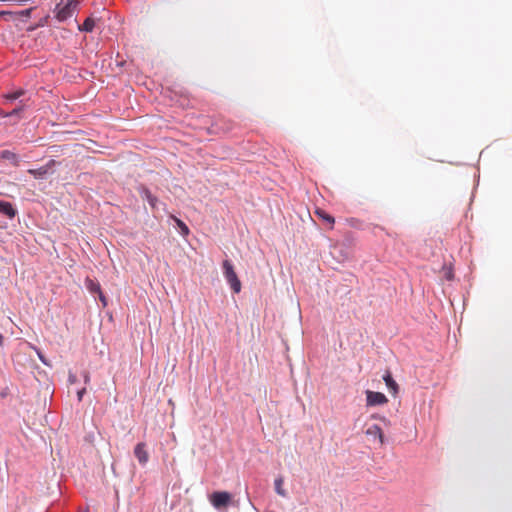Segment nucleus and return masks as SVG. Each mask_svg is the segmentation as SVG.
Wrapping results in <instances>:
<instances>
[{
    "mask_svg": "<svg viewBox=\"0 0 512 512\" xmlns=\"http://www.w3.org/2000/svg\"><path fill=\"white\" fill-rule=\"evenodd\" d=\"M222 270H223V276L227 282V284L230 286L231 290L234 293H239L241 291V282L234 270V266L232 262L228 259H225L222 262Z\"/></svg>",
    "mask_w": 512,
    "mask_h": 512,
    "instance_id": "1",
    "label": "nucleus"
},
{
    "mask_svg": "<svg viewBox=\"0 0 512 512\" xmlns=\"http://www.w3.org/2000/svg\"><path fill=\"white\" fill-rule=\"evenodd\" d=\"M78 3L74 0L61 1L56 6V17L59 21H65L70 18L77 8Z\"/></svg>",
    "mask_w": 512,
    "mask_h": 512,
    "instance_id": "2",
    "label": "nucleus"
},
{
    "mask_svg": "<svg viewBox=\"0 0 512 512\" xmlns=\"http://www.w3.org/2000/svg\"><path fill=\"white\" fill-rule=\"evenodd\" d=\"M209 500L215 509L221 510L229 506L232 495L226 491H215L209 496Z\"/></svg>",
    "mask_w": 512,
    "mask_h": 512,
    "instance_id": "3",
    "label": "nucleus"
},
{
    "mask_svg": "<svg viewBox=\"0 0 512 512\" xmlns=\"http://www.w3.org/2000/svg\"><path fill=\"white\" fill-rule=\"evenodd\" d=\"M388 402L387 397L381 392H375L371 390L366 391V404L367 406H379L384 405Z\"/></svg>",
    "mask_w": 512,
    "mask_h": 512,
    "instance_id": "4",
    "label": "nucleus"
},
{
    "mask_svg": "<svg viewBox=\"0 0 512 512\" xmlns=\"http://www.w3.org/2000/svg\"><path fill=\"white\" fill-rule=\"evenodd\" d=\"M85 287L91 294L98 295L99 300L103 304V307L107 306V299L101 290V286H100L99 282H97L91 278H86Z\"/></svg>",
    "mask_w": 512,
    "mask_h": 512,
    "instance_id": "5",
    "label": "nucleus"
},
{
    "mask_svg": "<svg viewBox=\"0 0 512 512\" xmlns=\"http://www.w3.org/2000/svg\"><path fill=\"white\" fill-rule=\"evenodd\" d=\"M56 165V161L51 159L44 166H41L37 169H29L28 173L32 175L36 179H44L47 174L52 172V168Z\"/></svg>",
    "mask_w": 512,
    "mask_h": 512,
    "instance_id": "6",
    "label": "nucleus"
},
{
    "mask_svg": "<svg viewBox=\"0 0 512 512\" xmlns=\"http://www.w3.org/2000/svg\"><path fill=\"white\" fill-rule=\"evenodd\" d=\"M134 455L141 466H145L149 461V453L146 450L144 442L138 443L134 448Z\"/></svg>",
    "mask_w": 512,
    "mask_h": 512,
    "instance_id": "7",
    "label": "nucleus"
},
{
    "mask_svg": "<svg viewBox=\"0 0 512 512\" xmlns=\"http://www.w3.org/2000/svg\"><path fill=\"white\" fill-rule=\"evenodd\" d=\"M366 435L373 439L374 441H377L380 445L384 443V435L382 433L381 428L378 425H371L366 430Z\"/></svg>",
    "mask_w": 512,
    "mask_h": 512,
    "instance_id": "8",
    "label": "nucleus"
},
{
    "mask_svg": "<svg viewBox=\"0 0 512 512\" xmlns=\"http://www.w3.org/2000/svg\"><path fill=\"white\" fill-rule=\"evenodd\" d=\"M26 91L22 88L15 89L3 95V98L6 103H13L14 101L21 99H25Z\"/></svg>",
    "mask_w": 512,
    "mask_h": 512,
    "instance_id": "9",
    "label": "nucleus"
},
{
    "mask_svg": "<svg viewBox=\"0 0 512 512\" xmlns=\"http://www.w3.org/2000/svg\"><path fill=\"white\" fill-rule=\"evenodd\" d=\"M383 381L385 382L388 391L394 396L397 395L399 391V386L393 379L389 371H386L385 374L383 375Z\"/></svg>",
    "mask_w": 512,
    "mask_h": 512,
    "instance_id": "10",
    "label": "nucleus"
},
{
    "mask_svg": "<svg viewBox=\"0 0 512 512\" xmlns=\"http://www.w3.org/2000/svg\"><path fill=\"white\" fill-rule=\"evenodd\" d=\"M17 211L10 202L0 201V214L12 219L15 217Z\"/></svg>",
    "mask_w": 512,
    "mask_h": 512,
    "instance_id": "11",
    "label": "nucleus"
},
{
    "mask_svg": "<svg viewBox=\"0 0 512 512\" xmlns=\"http://www.w3.org/2000/svg\"><path fill=\"white\" fill-rule=\"evenodd\" d=\"M140 195L143 199H145L149 205L152 207V208H155L157 203H158V199L156 196H154L151 191L146 188V187H142L140 189Z\"/></svg>",
    "mask_w": 512,
    "mask_h": 512,
    "instance_id": "12",
    "label": "nucleus"
},
{
    "mask_svg": "<svg viewBox=\"0 0 512 512\" xmlns=\"http://www.w3.org/2000/svg\"><path fill=\"white\" fill-rule=\"evenodd\" d=\"M0 157L2 159L10 161L15 166H18V164H19V157H18V155L16 153L10 151V150H3V151H1Z\"/></svg>",
    "mask_w": 512,
    "mask_h": 512,
    "instance_id": "13",
    "label": "nucleus"
},
{
    "mask_svg": "<svg viewBox=\"0 0 512 512\" xmlns=\"http://www.w3.org/2000/svg\"><path fill=\"white\" fill-rule=\"evenodd\" d=\"M95 27V20L92 17H88L85 21L78 26L81 32H92Z\"/></svg>",
    "mask_w": 512,
    "mask_h": 512,
    "instance_id": "14",
    "label": "nucleus"
},
{
    "mask_svg": "<svg viewBox=\"0 0 512 512\" xmlns=\"http://www.w3.org/2000/svg\"><path fill=\"white\" fill-rule=\"evenodd\" d=\"M315 214L320 218L322 219L323 221H325L326 223H328L331 227L332 225L334 224L335 220H334V217L331 216L330 214H328L326 211H324L323 209H320V208H317L316 211H315Z\"/></svg>",
    "mask_w": 512,
    "mask_h": 512,
    "instance_id": "15",
    "label": "nucleus"
},
{
    "mask_svg": "<svg viewBox=\"0 0 512 512\" xmlns=\"http://www.w3.org/2000/svg\"><path fill=\"white\" fill-rule=\"evenodd\" d=\"M274 485H275L276 493L278 495L282 496V497H285L286 496V491L282 488L283 479L281 477L276 478L275 481H274Z\"/></svg>",
    "mask_w": 512,
    "mask_h": 512,
    "instance_id": "16",
    "label": "nucleus"
},
{
    "mask_svg": "<svg viewBox=\"0 0 512 512\" xmlns=\"http://www.w3.org/2000/svg\"><path fill=\"white\" fill-rule=\"evenodd\" d=\"M174 219H175L177 227L180 230L181 235H183V236L188 235L189 234L188 226L182 220H180L178 218H174Z\"/></svg>",
    "mask_w": 512,
    "mask_h": 512,
    "instance_id": "17",
    "label": "nucleus"
},
{
    "mask_svg": "<svg viewBox=\"0 0 512 512\" xmlns=\"http://www.w3.org/2000/svg\"><path fill=\"white\" fill-rule=\"evenodd\" d=\"M27 101L28 99H21L14 109L22 115L23 111L27 108Z\"/></svg>",
    "mask_w": 512,
    "mask_h": 512,
    "instance_id": "18",
    "label": "nucleus"
},
{
    "mask_svg": "<svg viewBox=\"0 0 512 512\" xmlns=\"http://www.w3.org/2000/svg\"><path fill=\"white\" fill-rule=\"evenodd\" d=\"M8 114H9V118L16 117L17 120H21L23 118V116L19 112H17L15 109H12L11 111H9Z\"/></svg>",
    "mask_w": 512,
    "mask_h": 512,
    "instance_id": "19",
    "label": "nucleus"
},
{
    "mask_svg": "<svg viewBox=\"0 0 512 512\" xmlns=\"http://www.w3.org/2000/svg\"><path fill=\"white\" fill-rule=\"evenodd\" d=\"M32 10H33V8H28V9L22 10L19 12V15L22 17L28 18L31 16Z\"/></svg>",
    "mask_w": 512,
    "mask_h": 512,
    "instance_id": "20",
    "label": "nucleus"
},
{
    "mask_svg": "<svg viewBox=\"0 0 512 512\" xmlns=\"http://www.w3.org/2000/svg\"><path fill=\"white\" fill-rule=\"evenodd\" d=\"M68 382L70 384H75L77 382V376L74 373L70 372L68 375Z\"/></svg>",
    "mask_w": 512,
    "mask_h": 512,
    "instance_id": "21",
    "label": "nucleus"
},
{
    "mask_svg": "<svg viewBox=\"0 0 512 512\" xmlns=\"http://www.w3.org/2000/svg\"><path fill=\"white\" fill-rule=\"evenodd\" d=\"M86 393V388H82L77 392L78 401H82L84 394Z\"/></svg>",
    "mask_w": 512,
    "mask_h": 512,
    "instance_id": "22",
    "label": "nucleus"
},
{
    "mask_svg": "<svg viewBox=\"0 0 512 512\" xmlns=\"http://www.w3.org/2000/svg\"><path fill=\"white\" fill-rule=\"evenodd\" d=\"M83 379H84V383L85 384H88L90 382V374H89V372H87V371L83 372Z\"/></svg>",
    "mask_w": 512,
    "mask_h": 512,
    "instance_id": "23",
    "label": "nucleus"
},
{
    "mask_svg": "<svg viewBox=\"0 0 512 512\" xmlns=\"http://www.w3.org/2000/svg\"><path fill=\"white\" fill-rule=\"evenodd\" d=\"M0 117L1 118H9V114L7 111L0 109Z\"/></svg>",
    "mask_w": 512,
    "mask_h": 512,
    "instance_id": "24",
    "label": "nucleus"
},
{
    "mask_svg": "<svg viewBox=\"0 0 512 512\" xmlns=\"http://www.w3.org/2000/svg\"><path fill=\"white\" fill-rule=\"evenodd\" d=\"M38 356H39V359L40 361L44 364V365H49V363L47 362V360L45 359V357L41 354V353H38Z\"/></svg>",
    "mask_w": 512,
    "mask_h": 512,
    "instance_id": "25",
    "label": "nucleus"
},
{
    "mask_svg": "<svg viewBox=\"0 0 512 512\" xmlns=\"http://www.w3.org/2000/svg\"><path fill=\"white\" fill-rule=\"evenodd\" d=\"M3 344H4V337L3 335L0 333V348L3 347Z\"/></svg>",
    "mask_w": 512,
    "mask_h": 512,
    "instance_id": "26",
    "label": "nucleus"
},
{
    "mask_svg": "<svg viewBox=\"0 0 512 512\" xmlns=\"http://www.w3.org/2000/svg\"><path fill=\"white\" fill-rule=\"evenodd\" d=\"M10 14L9 12L2 11L0 12V15Z\"/></svg>",
    "mask_w": 512,
    "mask_h": 512,
    "instance_id": "27",
    "label": "nucleus"
},
{
    "mask_svg": "<svg viewBox=\"0 0 512 512\" xmlns=\"http://www.w3.org/2000/svg\"><path fill=\"white\" fill-rule=\"evenodd\" d=\"M0 396H1V397H5V396H6V392H1V393H0Z\"/></svg>",
    "mask_w": 512,
    "mask_h": 512,
    "instance_id": "28",
    "label": "nucleus"
},
{
    "mask_svg": "<svg viewBox=\"0 0 512 512\" xmlns=\"http://www.w3.org/2000/svg\"><path fill=\"white\" fill-rule=\"evenodd\" d=\"M447 279H451V273L447 274Z\"/></svg>",
    "mask_w": 512,
    "mask_h": 512,
    "instance_id": "29",
    "label": "nucleus"
},
{
    "mask_svg": "<svg viewBox=\"0 0 512 512\" xmlns=\"http://www.w3.org/2000/svg\"><path fill=\"white\" fill-rule=\"evenodd\" d=\"M79 512H87V511L85 510V511H79Z\"/></svg>",
    "mask_w": 512,
    "mask_h": 512,
    "instance_id": "30",
    "label": "nucleus"
}]
</instances>
